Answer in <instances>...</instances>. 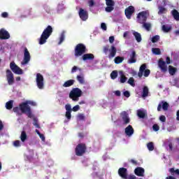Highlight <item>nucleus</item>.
Returning <instances> with one entry per match:
<instances>
[{"label":"nucleus","mask_w":179,"mask_h":179,"mask_svg":"<svg viewBox=\"0 0 179 179\" xmlns=\"http://www.w3.org/2000/svg\"><path fill=\"white\" fill-rule=\"evenodd\" d=\"M37 106V103L34 101H28L26 102H23L21 104H20V108L21 110V113L23 114H26L28 117V118H33V113H31V108H30V106Z\"/></svg>","instance_id":"f257e3e1"},{"label":"nucleus","mask_w":179,"mask_h":179,"mask_svg":"<svg viewBox=\"0 0 179 179\" xmlns=\"http://www.w3.org/2000/svg\"><path fill=\"white\" fill-rule=\"evenodd\" d=\"M52 27L51 25H48L43 31L41 35V38H39V44L43 45V44H45L47 43V40L50 38V36L52 34Z\"/></svg>","instance_id":"f03ea898"},{"label":"nucleus","mask_w":179,"mask_h":179,"mask_svg":"<svg viewBox=\"0 0 179 179\" xmlns=\"http://www.w3.org/2000/svg\"><path fill=\"white\" fill-rule=\"evenodd\" d=\"M83 93L82 90L78 87L73 88L69 93V99H71L73 101H79V97H81Z\"/></svg>","instance_id":"7ed1b4c3"},{"label":"nucleus","mask_w":179,"mask_h":179,"mask_svg":"<svg viewBox=\"0 0 179 179\" xmlns=\"http://www.w3.org/2000/svg\"><path fill=\"white\" fill-rule=\"evenodd\" d=\"M86 52V45L83 43H78L76 45L74 49L75 57H82Z\"/></svg>","instance_id":"20e7f679"},{"label":"nucleus","mask_w":179,"mask_h":179,"mask_svg":"<svg viewBox=\"0 0 179 179\" xmlns=\"http://www.w3.org/2000/svg\"><path fill=\"white\" fill-rule=\"evenodd\" d=\"M87 150V147L86 143H80L78 144L75 148V153L76 156H83L86 153Z\"/></svg>","instance_id":"39448f33"},{"label":"nucleus","mask_w":179,"mask_h":179,"mask_svg":"<svg viewBox=\"0 0 179 179\" xmlns=\"http://www.w3.org/2000/svg\"><path fill=\"white\" fill-rule=\"evenodd\" d=\"M143 73L145 78H148V76L150 75V71L149 69H146L145 64H143L140 66L139 71L138 73V78H142V76H143Z\"/></svg>","instance_id":"423d86ee"},{"label":"nucleus","mask_w":179,"mask_h":179,"mask_svg":"<svg viewBox=\"0 0 179 179\" xmlns=\"http://www.w3.org/2000/svg\"><path fill=\"white\" fill-rule=\"evenodd\" d=\"M36 82L37 87L43 90V89H44V76H43L41 73H38L36 74Z\"/></svg>","instance_id":"0eeeda50"},{"label":"nucleus","mask_w":179,"mask_h":179,"mask_svg":"<svg viewBox=\"0 0 179 179\" xmlns=\"http://www.w3.org/2000/svg\"><path fill=\"white\" fill-rule=\"evenodd\" d=\"M6 78L8 84L9 85V86H12V85L15 83V77L13 76V73H12L10 70L7 69L6 71Z\"/></svg>","instance_id":"6e6552de"},{"label":"nucleus","mask_w":179,"mask_h":179,"mask_svg":"<svg viewBox=\"0 0 179 179\" xmlns=\"http://www.w3.org/2000/svg\"><path fill=\"white\" fill-rule=\"evenodd\" d=\"M10 68L14 73H16V75H23V70L16 65L14 62H10Z\"/></svg>","instance_id":"1a4fd4ad"},{"label":"nucleus","mask_w":179,"mask_h":179,"mask_svg":"<svg viewBox=\"0 0 179 179\" xmlns=\"http://www.w3.org/2000/svg\"><path fill=\"white\" fill-rule=\"evenodd\" d=\"M146 11L140 12L137 15L138 23H140V24L145 23L146 20H148V17L146 16Z\"/></svg>","instance_id":"9d476101"},{"label":"nucleus","mask_w":179,"mask_h":179,"mask_svg":"<svg viewBox=\"0 0 179 179\" xmlns=\"http://www.w3.org/2000/svg\"><path fill=\"white\" fill-rule=\"evenodd\" d=\"M30 52H29V50H27V48H24V59L22 62V65H26L30 62L31 59Z\"/></svg>","instance_id":"9b49d317"},{"label":"nucleus","mask_w":179,"mask_h":179,"mask_svg":"<svg viewBox=\"0 0 179 179\" xmlns=\"http://www.w3.org/2000/svg\"><path fill=\"white\" fill-rule=\"evenodd\" d=\"M134 13H135V7H134L133 6H129L124 10V15L127 19H131Z\"/></svg>","instance_id":"f8f14e48"},{"label":"nucleus","mask_w":179,"mask_h":179,"mask_svg":"<svg viewBox=\"0 0 179 179\" xmlns=\"http://www.w3.org/2000/svg\"><path fill=\"white\" fill-rule=\"evenodd\" d=\"M78 15L80 19H81V20L83 22H86L87 19H89V13H87V10L83 8H80Z\"/></svg>","instance_id":"ddd939ff"},{"label":"nucleus","mask_w":179,"mask_h":179,"mask_svg":"<svg viewBox=\"0 0 179 179\" xmlns=\"http://www.w3.org/2000/svg\"><path fill=\"white\" fill-rule=\"evenodd\" d=\"M107 7H106V12H113L114 10V5H115V2L113 0H105Z\"/></svg>","instance_id":"4468645a"},{"label":"nucleus","mask_w":179,"mask_h":179,"mask_svg":"<svg viewBox=\"0 0 179 179\" xmlns=\"http://www.w3.org/2000/svg\"><path fill=\"white\" fill-rule=\"evenodd\" d=\"M118 175L121 178L128 179V170L126 168H120L118 169Z\"/></svg>","instance_id":"2eb2a0df"},{"label":"nucleus","mask_w":179,"mask_h":179,"mask_svg":"<svg viewBox=\"0 0 179 179\" xmlns=\"http://www.w3.org/2000/svg\"><path fill=\"white\" fill-rule=\"evenodd\" d=\"M10 38V34L5 29H0V39L1 40H8Z\"/></svg>","instance_id":"dca6fc26"},{"label":"nucleus","mask_w":179,"mask_h":179,"mask_svg":"<svg viewBox=\"0 0 179 179\" xmlns=\"http://www.w3.org/2000/svg\"><path fill=\"white\" fill-rule=\"evenodd\" d=\"M120 116L122 117V120L124 125L129 124L131 119H129V115H128V113H127V111H122L120 113Z\"/></svg>","instance_id":"f3484780"},{"label":"nucleus","mask_w":179,"mask_h":179,"mask_svg":"<svg viewBox=\"0 0 179 179\" xmlns=\"http://www.w3.org/2000/svg\"><path fill=\"white\" fill-rule=\"evenodd\" d=\"M129 59L127 61L128 64H135L136 62V52L135 50H133L129 55Z\"/></svg>","instance_id":"a211bd4d"},{"label":"nucleus","mask_w":179,"mask_h":179,"mask_svg":"<svg viewBox=\"0 0 179 179\" xmlns=\"http://www.w3.org/2000/svg\"><path fill=\"white\" fill-rule=\"evenodd\" d=\"M169 103L162 101L157 106V111H162V108L164 110V111H167V110H169Z\"/></svg>","instance_id":"6ab92c4d"},{"label":"nucleus","mask_w":179,"mask_h":179,"mask_svg":"<svg viewBox=\"0 0 179 179\" xmlns=\"http://www.w3.org/2000/svg\"><path fill=\"white\" fill-rule=\"evenodd\" d=\"M158 66L160 68L162 72H167V66L166 65V62L163 59H159L158 61Z\"/></svg>","instance_id":"aec40b11"},{"label":"nucleus","mask_w":179,"mask_h":179,"mask_svg":"<svg viewBox=\"0 0 179 179\" xmlns=\"http://www.w3.org/2000/svg\"><path fill=\"white\" fill-rule=\"evenodd\" d=\"M115 55H117V48H115L114 45H112L109 49V55L108 57L109 59H111L112 58H114Z\"/></svg>","instance_id":"412c9836"},{"label":"nucleus","mask_w":179,"mask_h":179,"mask_svg":"<svg viewBox=\"0 0 179 179\" xmlns=\"http://www.w3.org/2000/svg\"><path fill=\"white\" fill-rule=\"evenodd\" d=\"M134 174L138 177H143L145 176V169L142 167H137L134 170Z\"/></svg>","instance_id":"4be33fe9"},{"label":"nucleus","mask_w":179,"mask_h":179,"mask_svg":"<svg viewBox=\"0 0 179 179\" xmlns=\"http://www.w3.org/2000/svg\"><path fill=\"white\" fill-rule=\"evenodd\" d=\"M124 132L127 136H132V135H134V130L132 126L129 124L127 127L125 128Z\"/></svg>","instance_id":"5701e85b"},{"label":"nucleus","mask_w":179,"mask_h":179,"mask_svg":"<svg viewBox=\"0 0 179 179\" xmlns=\"http://www.w3.org/2000/svg\"><path fill=\"white\" fill-rule=\"evenodd\" d=\"M82 58L84 61H93L94 59V55L92 53L84 54Z\"/></svg>","instance_id":"b1692460"},{"label":"nucleus","mask_w":179,"mask_h":179,"mask_svg":"<svg viewBox=\"0 0 179 179\" xmlns=\"http://www.w3.org/2000/svg\"><path fill=\"white\" fill-rule=\"evenodd\" d=\"M133 35L134 36L137 43H141V41H142V36L139 32L134 31Z\"/></svg>","instance_id":"393cba45"},{"label":"nucleus","mask_w":179,"mask_h":179,"mask_svg":"<svg viewBox=\"0 0 179 179\" xmlns=\"http://www.w3.org/2000/svg\"><path fill=\"white\" fill-rule=\"evenodd\" d=\"M169 172L171 173V176H177V177L179 178V169L171 168L169 169Z\"/></svg>","instance_id":"a878e982"},{"label":"nucleus","mask_w":179,"mask_h":179,"mask_svg":"<svg viewBox=\"0 0 179 179\" xmlns=\"http://www.w3.org/2000/svg\"><path fill=\"white\" fill-rule=\"evenodd\" d=\"M73 83H75V80H69L64 83L63 86L64 87H69L73 86Z\"/></svg>","instance_id":"bb28decb"},{"label":"nucleus","mask_w":179,"mask_h":179,"mask_svg":"<svg viewBox=\"0 0 179 179\" xmlns=\"http://www.w3.org/2000/svg\"><path fill=\"white\" fill-rule=\"evenodd\" d=\"M172 16L175 19V20L179 21V13L177 10H173L171 11Z\"/></svg>","instance_id":"cd10ccee"},{"label":"nucleus","mask_w":179,"mask_h":179,"mask_svg":"<svg viewBox=\"0 0 179 179\" xmlns=\"http://www.w3.org/2000/svg\"><path fill=\"white\" fill-rule=\"evenodd\" d=\"M169 72L171 76H174V75H176V72H177V68H175L173 66H169Z\"/></svg>","instance_id":"c85d7f7f"},{"label":"nucleus","mask_w":179,"mask_h":179,"mask_svg":"<svg viewBox=\"0 0 179 179\" xmlns=\"http://www.w3.org/2000/svg\"><path fill=\"white\" fill-rule=\"evenodd\" d=\"M148 96H149V88H148L147 86H145L143 88L142 97L145 98L148 97Z\"/></svg>","instance_id":"c756f323"},{"label":"nucleus","mask_w":179,"mask_h":179,"mask_svg":"<svg viewBox=\"0 0 179 179\" xmlns=\"http://www.w3.org/2000/svg\"><path fill=\"white\" fill-rule=\"evenodd\" d=\"M124 57L117 56L115 57L114 62H115V64H121L124 61Z\"/></svg>","instance_id":"7c9ffc66"},{"label":"nucleus","mask_w":179,"mask_h":179,"mask_svg":"<svg viewBox=\"0 0 179 179\" xmlns=\"http://www.w3.org/2000/svg\"><path fill=\"white\" fill-rule=\"evenodd\" d=\"M20 140L22 142H26V141L27 140V134H26V131H22L20 135Z\"/></svg>","instance_id":"2f4dec72"},{"label":"nucleus","mask_w":179,"mask_h":179,"mask_svg":"<svg viewBox=\"0 0 179 179\" xmlns=\"http://www.w3.org/2000/svg\"><path fill=\"white\" fill-rule=\"evenodd\" d=\"M6 108L7 110H12L13 108V101L10 100L6 103Z\"/></svg>","instance_id":"473e14b6"},{"label":"nucleus","mask_w":179,"mask_h":179,"mask_svg":"<svg viewBox=\"0 0 179 179\" xmlns=\"http://www.w3.org/2000/svg\"><path fill=\"white\" fill-rule=\"evenodd\" d=\"M142 24H143V27H144V29H145L147 31H150V27H152V24H150V23H147L145 22H143Z\"/></svg>","instance_id":"72a5a7b5"},{"label":"nucleus","mask_w":179,"mask_h":179,"mask_svg":"<svg viewBox=\"0 0 179 179\" xmlns=\"http://www.w3.org/2000/svg\"><path fill=\"white\" fill-rule=\"evenodd\" d=\"M65 40V31L62 32L60 37H59V41L58 43L59 45L62 44L64 43V41Z\"/></svg>","instance_id":"f704fd0d"},{"label":"nucleus","mask_w":179,"mask_h":179,"mask_svg":"<svg viewBox=\"0 0 179 179\" xmlns=\"http://www.w3.org/2000/svg\"><path fill=\"white\" fill-rule=\"evenodd\" d=\"M152 53L155 54V55H160L162 54V51L160 50V48H153L152 49Z\"/></svg>","instance_id":"c9c22d12"},{"label":"nucleus","mask_w":179,"mask_h":179,"mask_svg":"<svg viewBox=\"0 0 179 179\" xmlns=\"http://www.w3.org/2000/svg\"><path fill=\"white\" fill-rule=\"evenodd\" d=\"M162 30L164 33H169V31H171V27H169V25H162Z\"/></svg>","instance_id":"e433bc0d"},{"label":"nucleus","mask_w":179,"mask_h":179,"mask_svg":"<svg viewBox=\"0 0 179 179\" xmlns=\"http://www.w3.org/2000/svg\"><path fill=\"white\" fill-rule=\"evenodd\" d=\"M118 76V71H112V73H110V78L111 79L114 80V79H117V77Z\"/></svg>","instance_id":"4c0bfd02"},{"label":"nucleus","mask_w":179,"mask_h":179,"mask_svg":"<svg viewBox=\"0 0 179 179\" xmlns=\"http://www.w3.org/2000/svg\"><path fill=\"white\" fill-rule=\"evenodd\" d=\"M167 10L166 9V8L163 7V6H159V11H158V15H163V13H166V11Z\"/></svg>","instance_id":"58836bf2"},{"label":"nucleus","mask_w":179,"mask_h":179,"mask_svg":"<svg viewBox=\"0 0 179 179\" xmlns=\"http://www.w3.org/2000/svg\"><path fill=\"white\" fill-rule=\"evenodd\" d=\"M137 115L139 118H145V112L141 110H137Z\"/></svg>","instance_id":"ea45409f"},{"label":"nucleus","mask_w":179,"mask_h":179,"mask_svg":"<svg viewBox=\"0 0 179 179\" xmlns=\"http://www.w3.org/2000/svg\"><path fill=\"white\" fill-rule=\"evenodd\" d=\"M127 80H128V78L125 76V75L122 73L120 76V83H125Z\"/></svg>","instance_id":"a19ab883"},{"label":"nucleus","mask_w":179,"mask_h":179,"mask_svg":"<svg viewBox=\"0 0 179 179\" xmlns=\"http://www.w3.org/2000/svg\"><path fill=\"white\" fill-rule=\"evenodd\" d=\"M77 80L81 85H83V83H85V78H83V76H77Z\"/></svg>","instance_id":"79ce46f5"},{"label":"nucleus","mask_w":179,"mask_h":179,"mask_svg":"<svg viewBox=\"0 0 179 179\" xmlns=\"http://www.w3.org/2000/svg\"><path fill=\"white\" fill-rule=\"evenodd\" d=\"M13 111L14 113H16L17 114V115H22V113H20V111H22L20 110V107H14L13 109Z\"/></svg>","instance_id":"37998d69"},{"label":"nucleus","mask_w":179,"mask_h":179,"mask_svg":"<svg viewBox=\"0 0 179 179\" xmlns=\"http://www.w3.org/2000/svg\"><path fill=\"white\" fill-rule=\"evenodd\" d=\"M34 125L36 128L40 129V124H38V119L37 117H34Z\"/></svg>","instance_id":"c03bdc74"},{"label":"nucleus","mask_w":179,"mask_h":179,"mask_svg":"<svg viewBox=\"0 0 179 179\" xmlns=\"http://www.w3.org/2000/svg\"><path fill=\"white\" fill-rule=\"evenodd\" d=\"M147 147H148V150L152 151V150H155V145H153L152 142L148 143L147 144Z\"/></svg>","instance_id":"a18cd8bd"},{"label":"nucleus","mask_w":179,"mask_h":179,"mask_svg":"<svg viewBox=\"0 0 179 179\" xmlns=\"http://www.w3.org/2000/svg\"><path fill=\"white\" fill-rule=\"evenodd\" d=\"M108 51H110V45H106L103 46V52L104 54H108Z\"/></svg>","instance_id":"49530a36"},{"label":"nucleus","mask_w":179,"mask_h":179,"mask_svg":"<svg viewBox=\"0 0 179 179\" xmlns=\"http://www.w3.org/2000/svg\"><path fill=\"white\" fill-rule=\"evenodd\" d=\"M160 40V36L159 35H156L152 38V43H157Z\"/></svg>","instance_id":"de8ad7c7"},{"label":"nucleus","mask_w":179,"mask_h":179,"mask_svg":"<svg viewBox=\"0 0 179 179\" xmlns=\"http://www.w3.org/2000/svg\"><path fill=\"white\" fill-rule=\"evenodd\" d=\"M127 83H129V85H131V86H133V87L135 86V80L134 79V78H130L128 81Z\"/></svg>","instance_id":"09e8293b"},{"label":"nucleus","mask_w":179,"mask_h":179,"mask_svg":"<svg viewBox=\"0 0 179 179\" xmlns=\"http://www.w3.org/2000/svg\"><path fill=\"white\" fill-rule=\"evenodd\" d=\"M76 71H82V69H79V68H78V66H73V68L71 69V73H75V72H76Z\"/></svg>","instance_id":"8fccbe9b"},{"label":"nucleus","mask_w":179,"mask_h":179,"mask_svg":"<svg viewBox=\"0 0 179 179\" xmlns=\"http://www.w3.org/2000/svg\"><path fill=\"white\" fill-rule=\"evenodd\" d=\"M152 129H153V131H155V132H157V131H159V129H160V127H159V126L157 125V124H153V126H152Z\"/></svg>","instance_id":"3c124183"},{"label":"nucleus","mask_w":179,"mask_h":179,"mask_svg":"<svg viewBox=\"0 0 179 179\" xmlns=\"http://www.w3.org/2000/svg\"><path fill=\"white\" fill-rule=\"evenodd\" d=\"M13 145H14V146H15V148H19V147H20V141H19V140L15 141L13 142Z\"/></svg>","instance_id":"603ef678"},{"label":"nucleus","mask_w":179,"mask_h":179,"mask_svg":"<svg viewBox=\"0 0 179 179\" xmlns=\"http://www.w3.org/2000/svg\"><path fill=\"white\" fill-rule=\"evenodd\" d=\"M79 110H80V106L79 105H76L72 108V111H74V113L79 111Z\"/></svg>","instance_id":"864d4df0"},{"label":"nucleus","mask_w":179,"mask_h":179,"mask_svg":"<svg viewBox=\"0 0 179 179\" xmlns=\"http://www.w3.org/2000/svg\"><path fill=\"white\" fill-rule=\"evenodd\" d=\"M78 118L80 120V121H85V115L80 113L78 115Z\"/></svg>","instance_id":"5fc2aeb1"},{"label":"nucleus","mask_w":179,"mask_h":179,"mask_svg":"<svg viewBox=\"0 0 179 179\" xmlns=\"http://www.w3.org/2000/svg\"><path fill=\"white\" fill-rule=\"evenodd\" d=\"M65 108L66 111L72 112V107L71 106V104H66L65 106Z\"/></svg>","instance_id":"6e6d98bb"},{"label":"nucleus","mask_w":179,"mask_h":179,"mask_svg":"<svg viewBox=\"0 0 179 179\" xmlns=\"http://www.w3.org/2000/svg\"><path fill=\"white\" fill-rule=\"evenodd\" d=\"M71 113L72 112H69V111L66 112V117L67 118V120H71V118H72V115L71 114Z\"/></svg>","instance_id":"4d7b16f0"},{"label":"nucleus","mask_w":179,"mask_h":179,"mask_svg":"<svg viewBox=\"0 0 179 179\" xmlns=\"http://www.w3.org/2000/svg\"><path fill=\"white\" fill-rule=\"evenodd\" d=\"M101 29H102V30H104L105 31L107 30V25L106 24V23L102 22L101 24Z\"/></svg>","instance_id":"13d9d810"},{"label":"nucleus","mask_w":179,"mask_h":179,"mask_svg":"<svg viewBox=\"0 0 179 179\" xmlns=\"http://www.w3.org/2000/svg\"><path fill=\"white\" fill-rule=\"evenodd\" d=\"M123 95L124 96V97L128 98V97H130L131 93H129V91H124L123 92Z\"/></svg>","instance_id":"bf43d9fd"},{"label":"nucleus","mask_w":179,"mask_h":179,"mask_svg":"<svg viewBox=\"0 0 179 179\" xmlns=\"http://www.w3.org/2000/svg\"><path fill=\"white\" fill-rule=\"evenodd\" d=\"M159 120L162 122H166V116L164 115H161L159 117Z\"/></svg>","instance_id":"052dcab7"},{"label":"nucleus","mask_w":179,"mask_h":179,"mask_svg":"<svg viewBox=\"0 0 179 179\" xmlns=\"http://www.w3.org/2000/svg\"><path fill=\"white\" fill-rule=\"evenodd\" d=\"M89 6L92 8V6H94V0H90L88 1Z\"/></svg>","instance_id":"680f3d73"},{"label":"nucleus","mask_w":179,"mask_h":179,"mask_svg":"<svg viewBox=\"0 0 179 179\" xmlns=\"http://www.w3.org/2000/svg\"><path fill=\"white\" fill-rule=\"evenodd\" d=\"M39 138H41V141H43V142H45V136H44V134H39Z\"/></svg>","instance_id":"e2e57ef3"},{"label":"nucleus","mask_w":179,"mask_h":179,"mask_svg":"<svg viewBox=\"0 0 179 179\" xmlns=\"http://www.w3.org/2000/svg\"><path fill=\"white\" fill-rule=\"evenodd\" d=\"M8 16H9V15L8 14L7 12H3L1 13V17L6 18V17H8Z\"/></svg>","instance_id":"0e129e2a"},{"label":"nucleus","mask_w":179,"mask_h":179,"mask_svg":"<svg viewBox=\"0 0 179 179\" xmlns=\"http://www.w3.org/2000/svg\"><path fill=\"white\" fill-rule=\"evenodd\" d=\"M44 9L47 12V13H50V12H51V10L50 9V7H48V6H45Z\"/></svg>","instance_id":"69168bd1"},{"label":"nucleus","mask_w":179,"mask_h":179,"mask_svg":"<svg viewBox=\"0 0 179 179\" xmlns=\"http://www.w3.org/2000/svg\"><path fill=\"white\" fill-rule=\"evenodd\" d=\"M166 62L168 65H170V64H171V59L169 57H166Z\"/></svg>","instance_id":"338daca9"},{"label":"nucleus","mask_w":179,"mask_h":179,"mask_svg":"<svg viewBox=\"0 0 179 179\" xmlns=\"http://www.w3.org/2000/svg\"><path fill=\"white\" fill-rule=\"evenodd\" d=\"M127 179H136V176L135 175H129V176H127Z\"/></svg>","instance_id":"774afa93"}]
</instances>
